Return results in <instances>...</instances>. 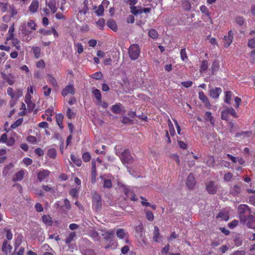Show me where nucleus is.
<instances>
[{
  "label": "nucleus",
  "instance_id": "nucleus-1",
  "mask_svg": "<svg viewBox=\"0 0 255 255\" xmlns=\"http://www.w3.org/2000/svg\"><path fill=\"white\" fill-rule=\"evenodd\" d=\"M76 234L75 232H70L67 237L65 242L68 247L67 251L73 252L77 250L76 244L73 243V241L76 238Z\"/></svg>",
  "mask_w": 255,
  "mask_h": 255
},
{
  "label": "nucleus",
  "instance_id": "nucleus-2",
  "mask_svg": "<svg viewBox=\"0 0 255 255\" xmlns=\"http://www.w3.org/2000/svg\"><path fill=\"white\" fill-rule=\"evenodd\" d=\"M238 212L241 222L246 220L247 216L250 215L251 210L250 207L245 204H242L239 206L238 208Z\"/></svg>",
  "mask_w": 255,
  "mask_h": 255
},
{
  "label": "nucleus",
  "instance_id": "nucleus-3",
  "mask_svg": "<svg viewBox=\"0 0 255 255\" xmlns=\"http://www.w3.org/2000/svg\"><path fill=\"white\" fill-rule=\"evenodd\" d=\"M128 55L132 60L137 59L140 54V50L138 45L133 44L130 46L128 51Z\"/></svg>",
  "mask_w": 255,
  "mask_h": 255
},
{
  "label": "nucleus",
  "instance_id": "nucleus-4",
  "mask_svg": "<svg viewBox=\"0 0 255 255\" xmlns=\"http://www.w3.org/2000/svg\"><path fill=\"white\" fill-rule=\"evenodd\" d=\"M93 207L96 211H98L101 209V198L97 194H95L93 196Z\"/></svg>",
  "mask_w": 255,
  "mask_h": 255
},
{
  "label": "nucleus",
  "instance_id": "nucleus-5",
  "mask_svg": "<svg viewBox=\"0 0 255 255\" xmlns=\"http://www.w3.org/2000/svg\"><path fill=\"white\" fill-rule=\"evenodd\" d=\"M242 222L246 224L249 228L255 229V217L248 215L247 218H246V220H243Z\"/></svg>",
  "mask_w": 255,
  "mask_h": 255
},
{
  "label": "nucleus",
  "instance_id": "nucleus-6",
  "mask_svg": "<svg viewBox=\"0 0 255 255\" xmlns=\"http://www.w3.org/2000/svg\"><path fill=\"white\" fill-rule=\"evenodd\" d=\"M132 157L128 149L125 150L122 152L121 155V159L124 163H128L132 159Z\"/></svg>",
  "mask_w": 255,
  "mask_h": 255
},
{
  "label": "nucleus",
  "instance_id": "nucleus-7",
  "mask_svg": "<svg viewBox=\"0 0 255 255\" xmlns=\"http://www.w3.org/2000/svg\"><path fill=\"white\" fill-rule=\"evenodd\" d=\"M50 171L48 170L42 169L37 173V178L40 182L44 181L46 180L50 175Z\"/></svg>",
  "mask_w": 255,
  "mask_h": 255
},
{
  "label": "nucleus",
  "instance_id": "nucleus-8",
  "mask_svg": "<svg viewBox=\"0 0 255 255\" xmlns=\"http://www.w3.org/2000/svg\"><path fill=\"white\" fill-rule=\"evenodd\" d=\"M233 39V32L232 30H230L228 32V35L225 36L224 37V46L226 47H228L231 44Z\"/></svg>",
  "mask_w": 255,
  "mask_h": 255
},
{
  "label": "nucleus",
  "instance_id": "nucleus-9",
  "mask_svg": "<svg viewBox=\"0 0 255 255\" xmlns=\"http://www.w3.org/2000/svg\"><path fill=\"white\" fill-rule=\"evenodd\" d=\"M196 185V181L193 174L190 173L187 178L186 185L190 189H193Z\"/></svg>",
  "mask_w": 255,
  "mask_h": 255
},
{
  "label": "nucleus",
  "instance_id": "nucleus-10",
  "mask_svg": "<svg viewBox=\"0 0 255 255\" xmlns=\"http://www.w3.org/2000/svg\"><path fill=\"white\" fill-rule=\"evenodd\" d=\"M7 93L12 99L14 98L17 99L22 95V91L21 90L18 89L17 90V93L15 94L13 89L11 87L8 88L7 89Z\"/></svg>",
  "mask_w": 255,
  "mask_h": 255
},
{
  "label": "nucleus",
  "instance_id": "nucleus-11",
  "mask_svg": "<svg viewBox=\"0 0 255 255\" xmlns=\"http://www.w3.org/2000/svg\"><path fill=\"white\" fill-rule=\"evenodd\" d=\"M39 7V2L37 0H33L30 3L28 10L32 13H35Z\"/></svg>",
  "mask_w": 255,
  "mask_h": 255
},
{
  "label": "nucleus",
  "instance_id": "nucleus-12",
  "mask_svg": "<svg viewBox=\"0 0 255 255\" xmlns=\"http://www.w3.org/2000/svg\"><path fill=\"white\" fill-rule=\"evenodd\" d=\"M206 189L210 194H214L217 191V187L212 181H210L207 184Z\"/></svg>",
  "mask_w": 255,
  "mask_h": 255
},
{
  "label": "nucleus",
  "instance_id": "nucleus-13",
  "mask_svg": "<svg viewBox=\"0 0 255 255\" xmlns=\"http://www.w3.org/2000/svg\"><path fill=\"white\" fill-rule=\"evenodd\" d=\"M24 171L22 169L15 173L12 180L13 182L21 181L24 177Z\"/></svg>",
  "mask_w": 255,
  "mask_h": 255
},
{
  "label": "nucleus",
  "instance_id": "nucleus-14",
  "mask_svg": "<svg viewBox=\"0 0 255 255\" xmlns=\"http://www.w3.org/2000/svg\"><path fill=\"white\" fill-rule=\"evenodd\" d=\"M221 92L222 90L220 88H213L210 91V95L213 98L217 99L219 97Z\"/></svg>",
  "mask_w": 255,
  "mask_h": 255
},
{
  "label": "nucleus",
  "instance_id": "nucleus-15",
  "mask_svg": "<svg viewBox=\"0 0 255 255\" xmlns=\"http://www.w3.org/2000/svg\"><path fill=\"white\" fill-rule=\"evenodd\" d=\"M42 221L46 226H51L53 224L52 218L49 215H44L42 216Z\"/></svg>",
  "mask_w": 255,
  "mask_h": 255
},
{
  "label": "nucleus",
  "instance_id": "nucleus-16",
  "mask_svg": "<svg viewBox=\"0 0 255 255\" xmlns=\"http://www.w3.org/2000/svg\"><path fill=\"white\" fill-rule=\"evenodd\" d=\"M162 237L160 236L159 229L157 227L155 226L154 227L153 236V239L156 242H159L160 241Z\"/></svg>",
  "mask_w": 255,
  "mask_h": 255
},
{
  "label": "nucleus",
  "instance_id": "nucleus-17",
  "mask_svg": "<svg viewBox=\"0 0 255 255\" xmlns=\"http://www.w3.org/2000/svg\"><path fill=\"white\" fill-rule=\"evenodd\" d=\"M11 249V246L10 244H8L6 241H4L2 247V250L3 252L7 255L8 253L10 252Z\"/></svg>",
  "mask_w": 255,
  "mask_h": 255
},
{
  "label": "nucleus",
  "instance_id": "nucleus-18",
  "mask_svg": "<svg viewBox=\"0 0 255 255\" xmlns=\"http://www.w3.org/2000/svg\"><path fill=\"white\" fill-rule=\"evenodd\" d=\"M204 120L206 122H209L212 125L215 124V121L213 117L212 116L211 113L206 112L204 116Z\"/></svg>",
  "mask_w": 255,
  "mask_h": 255
},
{
  "label": "nucleus",
  "instance_id": "nucleus-19",
  "mask_svg": "<svg viewBox=\"0 0 255 255\" xmlns=\"http://www.w3.org/2000/svg\"><path fill=\"white\" fill-rule=\"evenodd\" d=\"M130 12L134 15H137L142 13V8L140 6H130Z\"/></svg>",
  "mask_w": 255,
  "mask_h": 255
},
{
  "label": "nucleus",
  "instance_id": "nucleus-20",
  "mask_svg": "<svg viewBox=\"0 0 255 255\" xmlns=\"http://www.w3.org/2000/svg\"><path fill=\"white\" fill-rule=\"evenodd\" d=\"M22 33L23 35V40L29 41L30 40L31 37H29V35L31 34V31L27 30L26 28H22L21 29Z\"/></svg>",
  "mask_w": 255,
  "mask_h": 255
},
{
  "label": "nucleus",
  "instance_id": "nucleus-21",
  "mask_svg": "<svg viewBox=\"0 0 255 255\" xmlns=\"http://www.w3.org/2000/svg\"><path fill=\"white\" fill-rule=\"evenodd\" d=\"M46 4L50 8L52 13H55L57 10L56 2L55 0H50L48 2H46Z\"/></svg>",
  "mask_w": 255,
  "mask_h": 255
},
{
  "label": "nucleus",
  "instance_id": "nucleus-22",
  "mask_svg": "<svg viewBox=\"0 0 255 255\" xmlns=\"http://www.w3.org/2000/svg\"><path fill=\"white\" fill-rule=\"evenodd\" d=\"M64 119V116L62 115V114L60 113L56 115V122L57 124L58 125L59 128L61 129H62L63 128V120Z\"/></svg>",
  "mask_w": 255,
  "mask_h": 255
},
{
  "label": "nucleus",
  "instance_id": "nucleus-23",
  "mask_svg": "<svg viewBox=\"0 0 255 255\" xmlns=\"http://www.w3.org/2000/svg\"><path fill=\"white\" fill-rule=\"evenodd\" d=\"M122 106L121 103H118L113 105L111 107L112 112L115 114H120L122 111Z\"/></svg>",
  "mask_w": 255,
  "mask_h": 255
},
{
  "label": "nucleus",
  "instance_id": "nucleus-24",
  "mask_svg": "<svg viewBox=\"0 0 255 255\" xmlns=\"http://www.w3.org/2000/svg\"><path fill=\"white\" fill-rule=\"evenodd\" d=\"M47 82L51 84L53 87H57V83L56 79L52 76L51 74H47Z\"/></svg>",
  "mask_w": 255,
  "mask_h": 255
},
{
  "label": "nucleus",
  "instance_id": "nucleus-25",
  "mask_svg": "<svg viewBox=\"0 0 255 255\" xmlns=\"http://www.w3.org/2000/svg\"><path fill=\"white\" fill-rule=\"evenodd\" d=\"M75 93V90L73 84L68 85L66 87H65V95L68 94L74 95Z\"/></svg>",
  "mask_w": 255,
  "mask_h": 255
},
{
  "label": "nucleus",
  "instance_id": "nucleus-26",
  "mask_svg": "<svg viewBox=\"0 0 255 255\" xmlns=\"http://www.w3.org/2000/svg\"><path fill=\"white\" fill-rule=\"evenodd\" d=\"M47 155L50 158H55L57 155L56 149L54 148H49L47 151Z\"/></svg>",
  "mask_w": 255,
  "mask_h": 255
},
{
  "label": "nucleus",
  "instance_id": "nucleus-27",
  "mask_svg": "<svg viewBox=\"0 0 255 255\" xmlns=\"http://www.w3.org/2000/svg\"><path fill=\"white\" fill-rule=\"evenodd\" d=\"M107 25L109 28L116 31L117 30V26L116 22L113 19H109L107 22Z\"/></svg>",
  "mask_w": 255,
  "mask_h": 255
},
{
  "label": "nucleus",
  "instance_id": "nucleus-28",
  "mask_svg": "<svg viewBox=\"0 0 255 255\" xmlns=\"http://www.w3.org/2000/svg\"><path fill=\"white\" fill-rule=\"evenodd\" d=\"M206 163L208 166L213 167L215 165V159L213 156H209L206 160Z\"/></svg>",
  "mask_w": 255,
  "mask_h": 255
},
{
  "label": "nucleus",
  "instance_id": "nucleus-29",
  "mask_svg": "<svg viewBox=\"0 0 255 255\" xmlns=\"http://www.w3.org/2000/svg\"><path fill=\"white\" fill-rule=\"evenodd\" d=\"M74 48L78 54H81L83 52L84 48L83 45L80 43H75Z\"/></svg>",
  "mask_w": 255,
  "mask_h": 255
},
{
  "label": "nucleus",
  "instance_id": "nucleus-30",
  "mask_svg": "<svg viewBox=\"0 0 255 255\" xmlns=\"http://www.w3.org/2000/svg\"><path fill=\"white\" fill-rule=\"evenodd\" d=\"M115 234V232L113 230L106 232L102 234L104 238L107 240L112 238Z\"/></svg>",
  "mask_w": 255,
  "mask_h": 255
},
{
  "label": "nucleus",
  "instance_id": "nucleus-31",
  "mask_svg": "<svg viewBox=\"0 0 255 255\" xmlns=\"http://www.w3.org/2000/svg\"><path fill=\"white\" fill-rule=\"evenodd\" d=\"M93 94L96 99L100 102H101L102 100V96L101 92L98 89H95L93 91Z\"/></svg>",
  "mask_w": 255,
  "mask_h": 255
},
{
  "label": "nucleus",
  "instance_id": "nucleus-32",
  "mask_svg": "<svg viewBox=\"0 0 255 255\" xmlns=\"http://www.w3.org/2000/svg\"><path fill=\"white\" fill-rule=\"evenodd\" d=\"M71 159L77 166H80L82 164V161L80 159L77 158L73 155H71Z\"/></svg>",
  "mask_w": 255,
  "mask_h": 255
},
{
  "label": "nucleus",
  "instance_id": "nucleus-33",
  "mask_svg": "<svg viewBox=\"0 0 255 255\" xmlns=\"http://www.w3.org/2000/svg\"><path fill=\"white\" fill-rule=\"evenodd\" d=\"M240 192L241 188L240 186L237 185H235L233 186L231 190V193L235 195H238L240 194Z\"/></svg>",
  "mask_w": 255,
  "mask_h": 255
},
{
  "label": "nucleus",
  "instance_id": "nucleus-34",
  "mask_svg": "<svg viewBox=\"0 0 255 255\" xmlns=\"http://www.w3.org/2000/svg\"><path fill=\"white\" fill-rule=\"evenodd\" d=\"M148 35L151 38L153 39H156L158 37V34L157 31L154 29H151L149 30Z\"/></svg>",
  "mask_w": 255,
  "mask_h": 255
},
{
  "label": "nucleus",
  "instance_id": "nucleus-35",
  "mask_svg": "<svg viewBox=\"0 0 255 255\" xmlns=\"http://www.w3.org/2000/svg\"><path fill=\"white\" fill-rule=\"evenodd\" d=\"M32 50L34 55V57L36 58H39L41 53L40 48L38 47H33L32 48Z\"/></svg>",
  "mask_w": 255,
  "mask_h": 255
},
{
  "label": "nucleus",
  "instance_id": "nucleus-36",
  "mask_svg": "<svg viewBox=\"0 0 255 255\" xmlns=\"http://www.w3.org/2000/svg\"><path fill=\"white\" fill-rule=\"evenodd\" d=\"M208 67V62L206 60H204L202 61V64L200 66V71L201 72H205Z\"/></svg>",
  "mask_w": 255,
  "mask_h": 255
},
{
  "label": "nucleus",
  "instance_id": "nucleus-37",
  "mask_svg": "<svg viewBox=\"0 0 255 255\" xmlns=\"http://www.w3.org/2000/svg\"><path fill=\"white\" fill-rule=\"evenodd\" d=\"M43 90L44 96L48 97L50 95L51 92V89L49 88L47 85L44 86Z\"/></svg>",
  "mask_w": 255,
  "mask_h": 255
},
{
  "label": "nucleus",
  "instance_id": "nucleus-38",
  "mask_svg": "<svg viewBox=\"0 0 255 255\" xmlns=\"http://www.w3.org/2000/svg\"><path fill=\"white\" fill-rule=\"evenodd\" d=\"M53 137L57 140H59L60 141L61 144H60V150L62 152H63V143L61 141L62 139V136L59 134L58 133H55L53 136Z\"/></svg>",
  "mask_w": 255,
  "mask_h": 255
},
{
  "label": "nucleus",
  "instance_id": "nucleus-39",
  "mask_svg": "<svg viewBox=\"0 0 255 255\" xmlns=\"http://www.w3.org/2000/svg\"><path fill=\"white\" fill-rule=\"evenodd\" d=\"M95 163H92V176H91V180L92 183H95L96 181V172L95 171Z\"/></svg>",
  "mask_w": 255,
  "mask_h": 255
},
{
  "label": "nucleus",
  "instance_id": "nucleus-40",
  "mask_svg": "<svg viewBox=\"0 0 255 255\" xmlns=\"http://www.w3.org/2000/svg\"><path fill=\"white\" fill-rule=\"evenodd\" d=\"M22 122V119H19L17 120H16L13 124H12L11 125V128H15L17 127H19Z\"/></svg>",
  "mask_w": 255,
  "mask_h": 255
},
{
  "label": "nucleus",
  "instance_id": "nucleus-41",
  "mask_svg": "<svg viewBox=\"0 0 255 255\" xmlns=\"http://www.w3.org/2000/svg\"><path fill=\"white\" fill-rule=\"evenodd\" d=\"M125 235V232L122 229H119L117 231V236L120 239H123Z\"/></svg>",
  "mask_w": 255,
  "mask_h": 255
},
{
  "label": "nucleus",
  "instance_id": "nucleus-42",
  "mask_svg": "<svg viewBox=\"0 0 255 255\" xmlns=\"http://www.w3.org/2000/svg\"><path fill=\"white\" fill-rule=\"evenodd\" d=\"M42 188L43 189V190L47 192L53 193L54 192V188L48 185H43L42 186Z\"/></svg>",
  "mask_w": 255,
  "mask_h": 255
},
{
  "label": "nucleus",
  "instance_id": "nucleus-43",
  "mask_svg": "<svg viewBox=\"0 0 255 255\" xmlns=\"http://www.w3.org/2000/svg\"><path fill=\"white\" fill-rule=\"evenodd\" d=\"M27 26L30 27L32 30H35L36 29V24L35 21L33 20H30L27 22Z\"/></svg>",
  "mask_w": 255,
  "mask_h": 255
},
{
  "label": "nucleus",
  "instance_id": "nucleus-44",
  "mask_svg": "<svg viewBox=\"0 0 255 255\" xmlns=\"http://www.w3.org/2000/svg\"><path fill=\"white\" fill-rule=\"evenodd\" d=\"M200 9L202 13L205 14L207 16L210 15V12H209V10L205 5H201L200 7Z\"/></svg>",
  "mask_w": 255,
  "mask_h": 255
},
{
  "label": "nucleus",
  "instance_id": "nucleus-45",
  "mask_svg": "<svg viewBox=\"0 0 255 255\" xmlns=\"http://www.w3.org/2000/svg\"><path fill=\"white\" fill-rule=\"evenodd\" d=\"M26 140L31 143H35L37 142V138L33 135H29L26 138Z\"/></svg>",
  "mask_w": 255,
  "mask_h": 255
},
{
  "label": "nucleus",
  "instance_id": "nucleus-46",
  "mask_svg": "<svg viewBox=\"0 0 255 255\" xmlns=\"http://www.w3.org/2000/svg\"><path fill=\"white\" fill-rule=\"evenodd\" d=\"M5 81L8 83L9 85H13L14 82V76L12 74H9V76L7 77Z\"/></svg>",
  "mask_w": 255,
  "mask_h": 255
},
{
  "label": "nucleus",
  "instance_id": "nucleus-47",
  "mask_svg": "<svg viewBox=\"0 0 255 255\" xmlns=\"http://www.w3.org/2000/svg\"><path fill=\"white\" fill-rule=\"evenodd\" d=\"M232 97V93L230 91H227L226 92L225 100V102L228 104L230 103Z\"/></svg>",
  "mask_w": 255,
  "mask_h": 255
},
{
  "label": "nucleus",
  "instance_id": "nucleus-48",
  "mask_svg": "<svg viewBox=\"0 0 255 255\" xmlns=\"http://www.w3.org/2000/svg\"><path fill=\"white\" fill-rule=\"evenodd\" d=\"M183 7L184 9L186 11H189L191 9V4L188 1H184L183 2Z\"/></svg>",
  "mask_w": 255,
  "mask_h": 255
},
{
  "label": "nucleus",
  "instance_id": "nucleus-49",
  "mask_svg": "<svg viewBox=\"0 0 255 255\" xmlns=\"http://www.w3.org/2000/svg\"><path fill=\"white\" fill-rule=\"evenodd\" d=\"M104 12V7L101 4L99 6L98 9L95 11V13L99 16L102 15Z\"/></svg>",
  "mask_w": 255,
  "mask_h": 255
},
{
  "label": "nucleus",
  "instance_id": "nucleus-50",
  "mask_svg": "<svg viewBox=\"0 0 255 255\" xmlns=\"http://www.w3.org/2000/svg\"><path fill=\"white\" fill-rule=\"evenodd\" d=\"M236 22L239 25H243L245 22V19L242 16H237L236 18Z\"/></svg>",
  "mask_w": 255,
  "mask_h": 255
},
{
  "label": "nucleus",
  "instance_id": "nucleus-51",
  "mask_svg": "<svg viewBox=\"0 0 255 255\" xmlns=\"http://www.w3.org/2000/svg\"><path fill=\"white\" fill-rule=\"evenodd\" d=\"M82 157L85 162H88L91 159V155L89 152H85L83 154Z\"/></svg>",
  "mask_w": 255,
  "mask_h": 255
},
{
  "label": "nucleus",
  "instance_id": "nucleus-52",
  "mask_svg": "<svg viewBox=\"0 0 255 255\" xmlns=\"http://www.w3.org/2000/svg\"><path fill=\"white\" fill-rule=\"evenodd\" d=\"M104 188H110L112 187V182L110 179H104Z\"/></svg>",
  "mask_w": 255,
  "mask_h": 255
},
{
  "label": "nucleus",
  "instance_id": "nucleus-53",
  "mask_svg": "<svg viewBox=\"0 0 255 255\" xmlns=\"http://www.w3.org/2000/svg\"><path fill=\"white\" fill-rule=\"evenodd\" d=\"M14 143H15L14 138L13 137H10L9 138L7 139L5 143L7 146H12L14 144Z\"/></svg>",
  "mask_w": 255,
  "mask_h": 255
},
{
  "label": "nucleus",
  "instance_id": "nucleus-54",
  "mask_svg": "<svg viewBox=\"0 0 255 255\" xmlns=\"http://www.w3.org/2000/svg\"><path fill=\"white\" fill-rule=\"evenodd\" d=\"M217 218H221L222 219L227 221L229 219V217L225 213L220 212L217 216Z\"/></svg>",
  "mask_w": 255,
  "mask_h": 255
},
{
  "label": "nucleus",
  "instance_id": "nucleus-55",
  "mask_svg": "<svg viewBox=\"0 0 255 255\" xmlns=\"http://www.w3.org/2000/svg\"><path fill=\"white\" fill-rule=\"evenodd\" d=\"M180 56L183 61H185L187 59V56L185 49H182L180 51Z\"/></svg>",
  "mask_w": 255,
  "mask_h": 255
},
{
  "label": "nucleus",
  "instance_id": "nucleus-56",
  "mask_svg": "<svg viewBox=\"0 0 255 255\" xmlns=\"http://www.w3.org/2000/svg\"><path fill=\"white\" fill-rule=\"evenodd\" d=\"M233 177V174L230 172H228L224 174V179L226 181H230Z\"/></svg>",
  "mask_w": 255,
  "mask_h": 255
},
{
  "label": "nucleus",
  "instance_id": "nucleus-57",
  "mask_svg": "<svg viewBox=\"0 0 255 255\" xmlns=\"http://www.w3.org/2000/svg\"><path fill=\"white\" fill-rule=\"evenodd\" d=\"M102 73L101 72H97L92 75V77L94 79L99 80L102 78Z\"/></svg>",
  "mask_w": 255,
  "mask_h": 255
},
{
  "label": "nucleus",
  "instance_id": "nucleus-58",
  "mask_svg": "<svg viewBox=\"0 0 255 255\" xmlns=\"http://www.w3.org/2000/svg\"><path fill=\"white\" fill-rule=\"evenodd\" d=\"M146 217L148 220L151 221L154 219V215L153 213L149 211L146 212Z\"/></svg>",
  "mask_w": 255,
  "mask_h": 255
},
{
  "label": "nucleus",
  "instance_id": "nucleus-59",
  "mask_svg": "<svg viewBox=\"0 0 255 255\" xmlns=\"http://www.w3.org/2000/svg\"><path fill=\"white\" fill-rule=\"evenodd\" d=\"M248 46L251 48H255V38H252L249 40Z\"/></svg>",
  "mask_w": 255,
  "mask_h": 255
},
{
  "label": "nucleus",
  "instance_id": "nucleus-60",
  "mask_svg": "<svg viewBox=\"0 0 255 255\" xmlns=\"http://www.w3.org/2000/svg\"><path fill=\"white\" fill-rule=\"evenodd\" d=\"M105 20L103 18H101L96 22V24L99 28L102 29L105 24Z\"/></svg>",
  "mask_w": 255,
  "mask_h": 255
},
{
  "label": "nucleus",
  "instance_id": "nucleus-61",
  "mask_svg": "<svg viewBox=\"0 0 255 255\" xmlns=\"http://www.w3.org/2000/svg\"><path fill=\"white\" fill-rule=\"evenodd\" d=\"M78 189L79 188H73L70 191L69 194H70L71 196H72L73 197H77L78 196Z\"/></svg>",
  "mask_w": 255,
  "mask_h": 255
},
{
  "label": "nucleus",
  "instance_id": "nucleus-62",
  "mask_svg": "<svg viewBox=\"0 0 255 255\" xmlns=\"http://www.w3.org/2000/svg\"><path fill=\"white\" fill-rule=\"evenodd\" d=\"M34 152H35L36 154L38 155L39 156H43L44 155L43 150L40 147L36 148L35 149Z\"/></svg>",
  "mask_w": 255,
  "mask_h": 255
},
{
  "label": "nucleus",
  "instance_id": "nucleus-63",
  "mask_svg": "<svg viewBox=\"0 0 255 255\" xmlns=\"http://www.w3.org/2000/svg\"><path fill=\"white\" fill-rule=\"evenodd\" d=\"M228 115H229L228 112L227 111V110L223 111L222 112V114H221L222 119L224 120H226V121L228 120Z\"/></svg>",
  "mask_w": 255,
  "mask_h": 255
},
{
  "label": "nucleus",
  "instance_id": "nucleus-64",
  "mask_svg": "<svg viewBox=\"0 0 255 255\" xmlns=\"http://www.w3.org/2000/svg\"><path fill=\"white\" fill-rule=\"evenodd\" d=\"M169 250V245H167L162 249V250L161 251V255H166L167 254V253L168 252Z\"/></svg>",
  "mask_w": 255,
  "mask_h": 255
}]
</instances>
